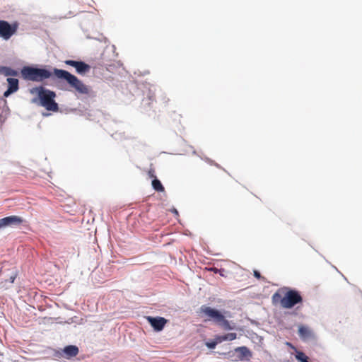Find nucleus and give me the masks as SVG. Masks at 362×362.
<instances>
[{
  "mask_svg": "<svg viewBox=\"0 0 362 362\" xmlns=\"http://www.w3.org/2000/svg\"><path fill=\"white\" fill-rule=\"evenodd\" d=\"M53 73L57 78L64 79L70 87L74 88L78 93L81 95H89L90 93L89 86L69 71L55 68L53 70Z\"/></svg>",
  "mask_w": 362,
  "mask_h": 362,
  "instance_id": "nucleus-2",
  "label": "nucleus"
},
{
  "mask_svg": "<svg viewBox=\"0 0 362 362\" xmlns=\"http://www.w3.org/2000/svg\"><path fill=\"white\" fill-rule=\"evenodd\" d=\"M21 75L25 80L39 82L49 78L52 73L45 69L24 66L21 69Z\"/></svg>",
  "mask_w": 362,
  "mask_h": 362,
  "instance_id": "nucleus-4",
  "label": "nucleus"
},
{
  "mask_svg": "<svg viewBox=\"0 0 362 362\" xmlns=\"http://www.w3.org/2000/svg\"><path fill=\"white\" fill-rule=\"evenodd\" d=\"M296 358L301 362H309V358L302 351L297 352Z\"/></svg>",
  "mask_w": 362,
  "mask_h": 362,
  "instance_id": "nucleus-16",
  "label": "nucleus"
},
{
  "mask_svg": "<svg viewBox=\"0 0 362 362\" xmlns=\"http://www.w3.org/2000/svg\"><path fill=\"white\" fill-rule=\"evenodd\" d=\"M237 337V334L236 333H234V332H231V333H228L226 334H224V335H218V336H216V339L218 340V341H219V343H221L224 341H232V340H234Z\"/></svg>",
  "mask_w": 362,
  "mask_h": 362,
  "instance_id": "nucleus-14",
  "label": "nucleus"
},
{
  "mask_svg": "<svg viewBox=\"0 0 362 362\" xmlns=\"http://www.w3.org/2000/svg\"><path fill=\"white\" fill-rule=\"evenodd\" d=\"M4 74L6 76H16L18 75V73L16 71L11 69V68H5Z\"/></svg>",
  "mask_w": 362,
  "mask_h": 362,
  "instance_id": "nucleus-17",
  "label": "nucleus"
},
{
  "mask_svg": "<svg viewBox=\"0 0 362 362\" xmlns=\"http://www.w3.org/2000/svg\"><path fill=\"white\" fill-rule=\"evenodd\" d=\"M147 320L153 329L157 331H161L167 323V320L162 317H147Z\"/></svg>",
  "mask_w": 362,
  "mask_h": 362,
  "instance_id": "nucleus-10",
  "label": "nucleus"
},
{
  "mask_svg": "<svg viewBox=\"0 0 362 362\" xmlns=\"http://www.w3.org/2000/svg\"><path fill=\"white\" fill-rule=\"evenodd\" d=\"M235 353L237 354L234 358V361H250L252 357V352L246 346L237 347L234 350Z\"/></svg>",
  "mask_w": 362,
  "mask_h": 362,
  "instance_id": "nucleus-9",
  "label": "nucleus"
},
{
  "mask_svg": "<svg viewBox=\"0 0 362 362\" xmlns=\"http://www.w3.org/2000/svg\"><path fill=\"white\" fill-rule=\"evenodd\" d=\"M64 63L66 65L71 66L74 67L77 71L78 74H83L88 71H89L90 67L88 64H86L83 62H78V61H74V60H65Z\"/></svg>",
  "mask_w": 362,
  "mask_h": 362,
  "instance_id": "nucleus-7",
  "label": "nucleus"
},
{
  "mask_svg": "<svg viewBox=\"0 0 362 362\" xmlns=\"http://www.w3.org/2000/svg\"><path fill=\"white\" fill-rule=\"evenodd\" d=\"M40 105L49 111L57 112L59 110L58 104L54 101L55 92L40 87L37 93Z\"/></svg>",
  "mask_w": 362,
  "mask_h": 362,
  "instance_id": "nucleus-5",
  "label": "nucleus"
},
{
  "mask_svg": "<svg viewBox=\"0 0 362 362\" xmlns=\"http://www.w3.org/2000/svg\"><path fill=\"white\" fill-rule=\"evenodd\" d=\"M18 23L10 24L8 21L0 20V37L5 40H9L16 32Z\"/></svg>",
  "mask_w": 362,
  "mask_h": 362,
  "instance_id": "nucleus-6",
  "label": "nucleus"
},
{
  "mask_svg": "<svg viewBox=\"0 0 362 362\" xmlns=\"http://www.w3.org/2000/svg\"><path fill=\"white\" fill-rule=\"evenodd\" d=\"M7 82L8 84V88L7 90H6L4 93V96L6 98L8 97L11 94L16 92L19 88L18 79L13 78H8Z\"/></svg>",
  "mask_w": 362,
  "mask_h": 362,
  "instance_id": "nucleus-11",
  "label": "nucleus"
},
{
  "mask_svg": "<svg viewBox=\"0 0 362 362\" xmlns=\"http://www.w3.org/2000/svg\"><path fill=\"white\" fill-rule=\"evenodd\" d=\"M152 187L156 192H163L165 190L160 181L158 179H153L152 180Z\"/></svg>",
  "mask_w": 362,
  "mask_h": 362,
  "instance_id": "nucleus-15",
  "label": "nucleus"
},
{
  "mask_svg": "<svg viewBox=\"0 0 362 362\" xmlns=\"http://www.w3.org/2000/svg\"><path fill=\"white\" fill-rule=\"evenodd\" d=\"M148 175L150 178L157 179L156 174H155V170L153 168H150L148 171Z\"/></svg>",
  "mask_w": 362,
  "mask_h": 362,
  "instance_id": "nucleus-19",
  "label": "nucleus"
},
{
  "mask_svg": "<svg viewBox=\"0 0 362 362\" xmlns=\"http://www.w3.org/2000/svg\"><path fill=\"white\" fill-rule=\"evenodd\" d=\"M200 313L202 314V316L206 317V320H213L224 329L228 330L233 329L225 316L218 310L209 306L202 305L200 308Z\"/></svg>",
  "mask_w": 362,
  "mask_h": 362,
  "instance_id": "nucleus-3",
  "label": "nucleus"
},
{
  "mask_svg": "<svg viewBox=\"0 0 362 362\" xmlns=\"http://www.w3.org/2000/svg\"><path fill=\"white\" fill-rule=\"evenodd\" d=\"M218 343L219 341H218V340L215 339L214 341L207 342L206 346L209 349H214L216 344Z\"/></svg>",
  "mask_w": 362,
  "mask_h": 362,
  "instance_id": "nucleus-18",
  "label": "nucleus"
},
{
  "mask_svg": "<svg viewBox=\"0 0 362 362\" xmlns=\"http://www.w3.org/2000/svg\"><path fill=\"white\" fill-rule=\"evenodd\" d=\"M298 334L300 338L307 339L312 337V331L307 326L300 325L298 327Z\"/></svg>",
  "mask_w": 362,
  "mask_h": 362,
  "instance_id": "nucleus-12",
  "label": "nucleus"
},
{
  "mask_svg": "<svg viewBox=\"0 0 362 362\" xmlns=\"http://www.w3.org/2000/svg\"><path fill=\"white\" fill-rule=\"evenodd\" d=\"M272 301L274 305L279 303L283 308L290 309L296 305L301 303L303 298L296 290L282 288L272 295Z\"/></svg>",
  "mask_w": 362,
  "mask_h": 362,
  "instance_id": "nucleus-1",
  "label": "nucleus"
},
{
  "mask_svg": "<svg viewBox=\"0 0 362 362\" xmlns=\"http://www.w3.org/2000/svg\"><path fill=\"white\" fill-rule=\"evenodd\" d=\"M254 276L256 278H257V279H261L262 278V276H261L260 273L258 271H256V270L254 271Z\"/></svg>",
  "mask_w": 362,
  "mask_h": 362,
  "instance_id": "nucleus-20",
  "label": "nucleus"
},
{
  "mask_svg": "<svg viewBox=\"0 0 362 362\" xmlns=\"http://www.w3.org/2000/svg\"><path fill=\"white\" fill-rule=\"evenodd\" d=\"M23 222V219L18 216H10L4 217L0 219V228L6 226H18L21 225Z\"/></svg>",
  "mask_w": 362,
  "mask_h": 362,
  "instance_id": "nucleus-8",
  "label": "nucleus"
},
{
  "mask_svg": "<svg viewBox=\"0 0 362 362\" xmlns=\"http://www.w3.org/2000/svg\"><path fill=\"white\" fill-rule=\"evenodd\" d=\"M16 275L15 274V275L11 276L10 277V281H11V283H13V281H14V280H15V279H16Z\"/></svg>",
  "mask_w": 362,
  "mask_h": 362,
  "instance_id": "nucleus-21",
  "label": "nucleus"
},
{
  "mask_svg": "<svg viewBox=\"0 0 362 362\" xmlns=\"http://www.w3.org/2000/svg\"><path fill=\"white\" fill-rule=\"evenodd\" d=\"M63 351L68 358H71L76 356L78 354V349L76 346L69 345L66 346Z\"/></svg>",
  "mask_w": 362,
  "mask_h": 362,
  "instance_id": "nucleus-13",
  "label": "nucleus"
}]
</instances>
